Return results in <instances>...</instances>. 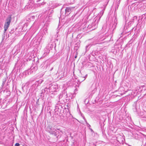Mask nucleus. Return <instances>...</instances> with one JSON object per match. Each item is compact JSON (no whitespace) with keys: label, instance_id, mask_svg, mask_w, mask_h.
Wrapping results in <instances>:
<instances>
[{"label":"nucleus","instance_id":"obj_1","mask_svg":"<svg viewBox=\"0 0 146 146\" xmlns=\"http://www.w3.org/2000/svg\"><path fill=\"white\" fill-rule=\"evenodd\" d=\"M75 7H67L64 9L63 8H62L60 11V16L59 18L60 20L63 19L65 16L69 15L71 12L74 9Z\"/></svg>","mask_w":146,"mask_h":146},{"label":"nucleus","instance_id":"obj_2","mask_svg":"<svg viewBox=\"0 0 146 146\" xmlns=\"http://www.w3.org/2000/svg\"><path fill=\"white\" fill-rule=\"evenodd\" d=\"M58 100L66 102L69 101L66 90H64L58 96Z\"/></svg>","mask_w":146,"mask_h":146},{"label":"nucleus","instance_id":"obj_3","mask_svg":"<svg viewBox=\"0 0 146 146\" xmlns=\"http://www.w3.org/2000/svg\"><path fill=\"white\" fill-rule=\"evenodd\" d=\"M132 5H134L135 8H138L139 12L145 11L146 10V4L141 2H137L133 3Z\"/></svg>","mask_w":146,"mask_h":146},{"label":"nucleus","instance_id":"obj_4","mask_svg":"<svg viewBox=\"0 0 146 146\" xmlns=\"http://www.w3.org/2000/svg\"><path fill=\"white\" fill-rule=\"evenodd\" d=\"M41 0H29L28 3L29 4L27 6V8H30L32 7L35 4H37V5H39V6L43 5L44 3L42 1H41Z\"/></svg>","mask_w":146,"mask_h":146},{"label":"nucleus","instance_id":"obj_5","mask_svg":"<svg viewBox=\"0 0 146 146\" xmlns=\"http://www.w3.org/2000/svg\"><path fill=\"white\" fill-rule=\"evenodd\" d=\"M11 20V17L10 15L5 20L4 27V35H5V33L9 26Z\"/></svg>","mask_w":146,"mask_h":146},{"label":"nucleus","instance_id":"obj_6","mask_svg":"<svg viewBox=\"0 0 146 146\" xmlns=\"http://www.w3.org/2000/svg\"><path fill=\"white\" fill-rule=\"evenodd\" d=\"M50 86L49 87L50 90V93L52 94L53 92L56 91V90L58 89V87L57 85L56 84H52L51 86L50 85Z\"/></svg>","mask_w":146,"mask_h":146},{"label":"nucleus","instance_id":"obj_7","mask_svg":"<svg viewBox=\"0 0 146 146\" xmlns=\"http://www.w3.org/2000/svg\"><path fill=\"white\" fill-rule=\"evenodd\" d=\"M110 142L114 146H119L120 145V143L116 140L115 137H113L111 139Z\"/></svg>","mask_w":146,"mask_h":146},{"label":"nucleus","instance_id":"obj_8","mask_svg":"<svg viewBox=\"0 0 146 146\" xmlns=\"http://www.w3.org/2000/svg\"><path fill=\"white\" fill-rule=\"evenodd\" d=\"M115 138L120 143V145L123 144L125 139L121 135H117Z\"/></svg>","mask_w":146,"mask_h":146},{"label":"nucleus","instance_id":"obj_9","mask_svg":"<svg viewBox=\"0 0 146 146\" xmlns=\"http://www.w3.org/2000/svg\"><path fill=\"white\" fill-rule=\"evenodd\" d=\"M19 48L17 46H15L12 50V53L14 55H16L19 52Z\"/></svg>","mask_w":146,"mask_h":146},{"label":"nucleus","instance_id":"obj_10","mask_svg":"<svg viewBox=\"0 0 146 146\" xmlns=\"http://www.w3.org/2000/svg\"><path fill=\"white\" fill-rule=\"evenodd\" d=\"M47 130L51 134H54L56 131L55 129L52 127L51 126L49 125L47 127Z\"/></svg>","mask_w":146,"mask_h":146},{"label":"nucleus","instance_id":"obj_11","mask_svg":"<svg viewBox=\"0 0 146 146\" xmlns=\"http://www.w3.org/2000/svg\"><path fill=\"white\" fill-rule=\"evenodd\" d=\"M44 52L42 56V57H46L48 54L50 52L49 49L47 48H45L44 50Z\"/></svg>","mask_w":146,"mask_h":146},{"label":"nucleus","instance_id":"obj_12","mask_svg":"<svg viewBox=\"0 0 146 146\" xmlns=\"http://www.w3.org/2000/svg\"><path fill=\"white\" fill-rule=\"evenodd\" d=\"M46 24L45 25L43 31H41V33H42V35H43L44 36V35H46L48 34V29L47 28V27H45Z\"/></svg>","mask_w":146,"mask_h":146},{"label":"nucleus","instance_id":"obj_13","mask_svg":"<svg viewBox=\"0 0 146 146\" xmlns=\"http://www.w3.org/2000/svg\"><path fill=\"white\" fill-rule=\"evenodd\" d=\"M38 69V67L37 66H35L34 67L32 66L31 68V71L32 73L35 72Z\"/></svg>","mask_w":146,"mask_h":146},{"label":"nucleus","instance_id":"obj_14","mask_svg":"<svg viewBox=\"0 0 146 146\" xmlns=\"http://www.w3.org/2000/svg\"><path fill=\"white\" fill-rule=\"evenodd\" d=\"M139 19H137V16H134L133 18V22H136L137 24H138L139 23Z\"/></svg>","mask_w":146,"mask_h":146},{"label":"nucleus","instance_id":"obj_15","mask_svg":"<svg viewBox=\"0 0 146 146\" xmlns=\"http://www.w3.org/2000/svg\"><path fill=\"white\" fill-rule=\"evenodd\" d=\"M97 22L96 23V21H95L94 23H93L92 25V30H93L94 29H96L97 27L98 24H97Z\"/></svg>","mask_w":146,"mask_h":146},{"label":"nucleus","instance_id":"obj_16","mask_svg":"<svg viewBox=\"0 0 146 146\" xmlns=\"http://www.w3.org/2000/svg\"><path fill=\"white\" fill-rule=\"evenodd\" d=\"M24 73L26 76H27L28 75L31 74L32 73L30 69H29L25 71Z\"/></svg>","mask_w":146,"mask_h":146},{"label":"nucleus","instance_id":"obj_17","mask_svg":"<svg viewBox=\"0 0 146 146\" xmlns=\"http://www.w3.org/2000/svg\"><path fill=\"white\" fill-rule=\"evenodd\" d=\"M43 91L45 92V94H48L50 93L49 88H45L44 89H43Z\"/></svg>","mask_w":146,"mask_h":146},{"label":"nucleus","instance_id":"obj_18","mask_svg":"<svg viewBox=\"0 0 146 146\" xmlns=\"http://www.w3.org/2000/svg\"><path fill=\"white\" fill-rule=\"evenodd\" d=\"M68 84L69 86H72L74 84H75L74 82V80L72 79L70 81L68 82Z\"/></svg>","mask_w":146,"mask_h":146},{"label":"nucleus","instance_id":"obj_19","mask_svg":"<svg viewBox=\"0 0 146 146\" xmlns=\"http://www.w3.org/2000/svg\"><path fill=\"white\" fill-rule=\"evenodd\" d=\"M106 7H104L103 10L101 11L99 13V16L100 17V18L103 15L104 12V10L105 9Z\"/></svg>","mask_w":146,"mask_h":146},{"label":"nucleus","instance_id":"obj_20","mask_svg":"<svg viewBox=\"0 0 146 146\" xmlns=\"http://www.w3.org/2000/svg\"><path fill=\"white\" fill-rule=\"evenodd\" d=\"M42 82H43V81L42 80L40 79L35 82V85H37V86H38L39 84H41Z\"/></svg>","mask_w":146,"mask_h":146},{"label":"nucleus","instance_id":"obj_21","mask_svg":"<svg viewBox=\"0 0 146 146\" xmlns=\"http://www.w3.org/2000/svg\"><path fill=\"white\" fill-rule=\"evenodd\" d=\"M87 76V74H86L85 77L83 76V77H80V79L79 80H79V81L80 82H82L83 81H84L85 79L86 78Z\"/></svg>","mask_w":146,"mask_h":146},{"label":"nucleus","instance_id":"obj_22","mask_svg":"<svg viewBox=\"0 0 146 146\" xmlns=\"http://www.w3.org/2000/svg\"><path fill=\"white\" fill-rule=\"evenodd\" d=\"M52 19V17L50 16L48 17H46L45 18V20H47V21H46V23H48V22H50Z\"/></svg>","mask_w":146,"mask_h":146},{"label":"nucleus","instance_id":"obj_23","mask_svg":"<svg viewBox=\"0 0 146 146\" xmlns=\"http://www.w3.org/2000/svg\"><path fill=\"white\" fill-rule=\"evenodd\" d=\"M91 45L90 44H88V45H87L86 46V51L85 53L87 52V51L89 50L90 48L91 47Z\"/></svg>","mask_w":146,"mask_h":146},{"label":"nucleus","instance_id":"obj_24","mask_svg":"<svg viewBox=\"0 0 146 146\" xmlns=\"http://www.w3.org/2000/svg\"><path fill=\"white\" fill-rule=\"evenodd\" d=\"M61 100H58V101L57 103L56 104V105L59 106V107L61 108L62 106L61 105V103H60V101Z\"/></svg>","mask_w":146,"mask_h":146},{"label":"nucleus","instance_id":"obj_25","mask_svg":"<svg viewBox=\"0 0 146 146\" xmlns=\"http://www.w3.org/2000/svg\"><path fill=\"white\" fill-rule=\"evenodd\" d=\"M4 92L5 94V93H7V94H6V96H9L10 95V92L9 91H5L4 90Z\"/></svg>","mask_w":146,"mask_h":146},{"label":"nucleus","instance_id":"obj_26","mask_svg":"<svg viewBox=\"0 0 146 146\" xmlns=\"http://www.w3.org/2000/svg\"><path fill=\"white\" fill-rule=\"evenodd\" d=\"M43 89H42L41 91V92H40V96L41 97H43V96L44 95V94H45V92H43Z\"/></svg>","mask_w":146,"mask_h":146},{"label":"nucleus","instance_id":"obj_27","mask_svg":"<svg viewBox=\"0 0 146 146\" xmlns=\"http://www.w3.org/2000/svg\"><path fill=\"white\" fill-rule=\"evenodd\" d=\"M61 108L58 107V106H55V108L54 110L55 112H56L57 111H58Z\"/></svg>","mask_w":146,"mask_h":146},{"label":"nucleus","instance_id":"obj_28","mask_svg":"<svg viewBox=\"0 0 146 146\" xmlns=\"http://www.w3.org/2000/svg\"><path fill=\"white\" fill-rule=\"evenodd\" d=\"M96 88H95L92 91V93H91V94H94L95 93V92L96 91Z\"/></svg>","mask_w":146,"mask_h":146},{"label":"nucleus","instance_id":"obj_29","mask_svg":"<svg viewBox=\"0 0 146 146\" xmlns=\"http://www.w3.org/2000/svg\"><path fill=\"white\" fill-rule=\"evenodd\" d=\"M133 23L134 22H133V21L131 20V21H130L128 23H129V25H131L132 24H133Z\"/></svg>","mask_w":146,"mask_h":146},{"label":"nucleus","instance_id":"obj_30","mask_svg":"<svg viewBox=\"0 0 146 146\" xmlns=\"http://www.w3.org/2000/svg\"><path fill=\"white\" fill-rule=\"evenodd\" d=\"M20 146V144L18 143H16L15 145V146Z\"/></svg>","mask_w":146,"mask_h":146},{"label":"nucleus","instance_id":"obj_31","mask_svg":"<svg viewBox=\"0 0 146 146\" xmlns=\"http://www.w3.org/2000/svg\"><path fill=\"white\" fill-rule=\"evenodd\" d=\"M68 97L69 98L68 99H69L70 100H69V101H70L71 99H72V96H68Z\"/></svg>","mask_w":146,"mask_h":146},{"label":"nucleus","instance_id":"obj_32","mask_svg":"<svg viewBox=\"0 0 146 146\" xmlns=\"http://www.w3.org/2000/svg\"><path fill=\"white\" fill-rule=\"evenodd\" d=\"M14 32V29L13 30H11V31H10V33H13Z\"/></svg>","mask_w":146,"mask_h":146},{"label":"nucleus","instance_id":"obj_33","mask_svg":"<svg viewBox=\"0 0 146 146\" xmlns=\"http://www.w3.org/2000/svg\"><path fill=\"white\" fill-rule=\"evenodd\" d=\"M43 37V36L42 35V36H40V37H39V38H40V40H41L42 39V38Z\"/></svg>","mask_w":146,"mask_h":146},{"label":"nucleus","instance_id":"obj_34","mask_svg":"<svg viewBox=\"0 0 146 146\" xmlns=\"http://www.w3.org/2000/svg\"><path fill=\"white\" fill-rule=\"evenodd\" d=\"M102 38H101V40H104L105 39V37H102Z\"/></svg>","mask_w":146,"mask_h":146},{"label":"nucleus","instance_id":"obj_35","mask_svg":"<svg viewBox=\"0 0 146 146\" xmlns=\"http://www.w3.org/2000/svg\"><path fill=\"white\" fill-rule=\"evenodd\" d=\"M50 13H52L53 12V10H52V9L50 10Z\"/></svg>","mask_w":146,"mask_h":146},{"label":"nucleus","instance_id":"obj_36","mask_svg":"<svg viewBox=\"0 0 146 146\" xmlns=\"http://www.w3.org/2000/svg\"><path fill=\"white\" fill-rule=\"evenodd\" d=\"M25 26H26V27H27V23H25L24 24L23 27H24Z\"/></svg>","mask_w":146,"mask_h":146},{"label":"nucleus","instance_id":"obj_37","mask_svg":"<svg viewBox=\"0 0 146 146\" xmlns=\"http://www.w3.org/2000/svg\"><path fill=\"white\" fill-rule=\"evenodd\" d=\"M84 120L85 122H86V123L88 124V123H87V121L86 120V119H85V118H84Z\"/></svg>","mask_w":146,"mask_h":146},{"label":"nucleus","instance_id":"obj_38","mask_svg":"<svg viewBox=\"0 0 146 146\" xmlns=\"http://www.w3.org/2000/svg\"><path fill=\"white\" fill-rule=\"evenodd\" d=\"M61 74H62V76L61 77H60V78H62L63 76H64V75H63V73H62Z\"/></svg>","mask_w":146,"mask_h":146},{"label":"nucleus","instance_id":"obj_39","mask_svg":"<svg viewBox=\"0 0 146 146\" xmlns=\"http://www.w3.org/2000/svg\"><path fill=\"white\" fill-rule=\"evenodd\" d=\"M87 125V126L88 127H90V124H89L88 123V124H86Z\"/></svg>","mask_w":146,"mask_h":146},{"label":"nucleus","instance_id":"obj_40","mask_svg":"<svg viewBox=\"0 0 146 146\" xmlns=\"http://www.w3.org/2000/svg\"><path fill=\"white\" fill-rule=\"evenodd\" d=\"M74 48H75V49L76 50H77L78 49V48H77V47L76 46Z\"/></svg>","mask_w":146,"mask_h":146},{"label":"nucleus","instance_id":"obj_41","mask_svg":"<svg viewBox=\"0 0 146 146\" xmlns=\"http://www.w3.org/2000/svg\"><path fill=\"white\" fill-rule=\"evenodd\" d=\"M5 84V82H3L2 86H4Z\"/></svg>","mask_w":146,"mask_h":146},{"label":"nucleus","instance_id":"obj_42","mask_svg":"<svg viewBox=\"0 0 146 146\" xmlns=\"http://www.w3.org/2000/svg\"><path fill=\"white\" fill-rule=\"evenodd\" d=\"M31 17L32 18V19H33L35 18V16H32Z\"/></svg>","mask_w":146,"mask_h":146},{"label":"nucleus","instance_id":"obj_43","mask_svg":"<svg viewBox=\"0 0 146 146\" xmlns=\"http://www.w3.org/2000/svg\"><path fill=\"white\" fill-rule=\"evenodd\" d=\"M77 57V55H76L75 56V58H76V57Z\"/></svg>","mask_w":146,"mask_h":146},{"label":"nucleus","instance_id":"obj_44","mask_svg":"<svg viewBox=\"0 0 146 146\" xmlns=\"http://www.w3.org/2000/svg\"><path fill=\"white\" fill-rule=\"evenodd\" d=\"M28 59L29 60H31V58H28Z\"/></svg>","mask_w":146,"mask_h":146},{"label":"nucleus","instance_id":"obj_45","mask_svg":"<svg viewBox=\"0 0 146 146\" xmlns=\"http://www.w3.org/2000/svg\"><path fill=\"white\" fill-rule=\"evenodd\" d=\"M84 118H85V117H83V119H84Z\"/></svg>","mask_w":146,"mask_h":146},{"label":"nucleus","instance_id":"obj_46","mask_svg":"<svg viewBox=\"0 0 146 146\" xmlns=\"http://www.w3.org/2000/svg\"><path fill=\"white\" fill-rule=\"evenodd\" d=\"M118 6H119V5H118V4L117 8H118Z\"/></svg>","mask_w":146,"mask_h":146},{"label":"nucleus","instance_id":"obj_47","mask_svg":"<svg viewBox=\"0 0 146 146\" xmlns=\"http://www.w3.org/2000/svg\"><path fill=\"white\" fill-rule=\"evenodd\" d=\"M52 69H53V68H52L51 69V70H52Z\"/></svg>","mask_w":146,"mask_h":146},{"label":"nucleus","instance_id":"obj_48","mask_svg":"<svg viewBox=\"0 0 146 146\" xmlns=\"http://www.w3.org/2000/svg\"><path fill=\"white\" fill-rule=\"evenodd\" d=\"M94 146H96V145L94 144Z\"/></svg>","mask_w":146,"mask_h":146},{"label":"nucleus","instance_id":"obj_49","mask_svg":"<svg viewBox=\"0 0 146 146\" xmlns=\"http://www.w3.org/2000/svg\"><path fill=\"white\" fill-rule=\"evenodd\" d=\"M58 136H59V135H58L57 137H58Z\"/></svg>","mask_w":146,"mask_h":146},{"label":"nucleus","instance_id":"obj_50","mask_svg":"<svg viewBox=\"0 0 146 146\" xmlns=\"http://www.w3.org/2000/svg\"><path fill=\"white\" fill-rule=\"evenodd\" d=\"M117 9V8H115V9Z\"/></svg>","mask_w":146,"mask_h":146},{"label":"nucleus","instance_id":"obj_51","mask_svg":"<svg viewBox=\"0 0 146 146\" xmlns=\"http://www.w3.org/2000/svg\"><path fill=\"white\" fill-rule=\"evenodd\" d=\"M117 9V8H115V9Z\"/></svg>","mask_w":146,"mask_h":146}]
</instances>
